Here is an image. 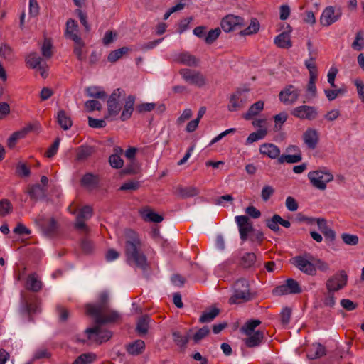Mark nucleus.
<instances>
[{
    "label": "nucleus",
    "instance_id": "nucleus-1",
    "mask_svg": "<svg viewBox=\"0 0 364 364\" xmlns=\"http://www.w3.org/2000/svg\"><path fill=\"white\" fill-rule=\"evenodd\" d=\"M109 295L107 291L99 294L96 304H87L85 306L86 314L93 318L97 324L116 322L120 319V314L108 306Z\"/></svg>",
    "mask_w": 364,
    "mask_h": 364
},
{
    "label": "nucleus",
    "instance_id": "nucleus-2",
    "mask_svg": "<svg viewBox=\"0 0 364 364\" xmlns=\"http://www.w3.org/2000/svg\"><path fill=\"white\" fill-rule=\"evenodd\" d=\"M125 237V255L127 262L129 265H135L139 268L145 269L146 267V257L140 251V240L136 232L127 229L124 231Z\"/></svg>",
    "mask_w": 364,
    "mask_h": 364
},
{
    "label": "nucleus",
    "instance_id": "nucleus-3",
    "mask_svg": "<svg viewBox=\"0 0 364 364\" xmlns=\"http://www.w3.org/2000/svg\"><path fill=\"white\" fill-rule=\"evenodd\" d=\"M307 176L312 186L320 191L326 190L327 184L334 178L331 171L324 167L309 172Z\"/></svg>",
    "mask_w": 364,
    "mask_h": 364
},
{
    "label": "nucleus",
    "instance_id": "nucleus-4",
    "mask_svg": "<svg viewBox=\"0 0 364 364\" xmlns=\"http://www.w3.org/2000/svg\"><path fill=\"white\" fill-rule=\"evenodd\" d=\"M232 296L229 299V303L240 304L251 299V293L248 282L245 279L236 281L233 287Z\"/></svg>",
    "mask_w": 364,
    "mask_h": 364
},
{
    "label": "nucleus",
    "instance_id": "nucleus-5",
    "mask_svg": "<svg viewBox=\"0 0 364 364\" xmlns=\"http://www.w3.org/2000/svg\"><path fill=\"white\" fill-rule=\"evenodd\" d=\"M179 74L184 81L198 87H202L206 84L205 76L199 71L183 68L180 70Z\"/></svg>",
    "mask_w": 364,
    "mask_h": 364
},
{
    "label": "nucleus",
    "instance_id": "nucleus-6",
    "mask_svg": "<svg viewBox=\"0 0 364 364\" xmlns=\"http://www.w3.org/2000/svg\"><path fill=\"white\" fill-rule=\"evenodd\" d=\"M301 90L294 85H289L279 93V99L284 105H292L298 100Z\"/></svg>",
    "mask_w": 364,
    "mask_h": 364
},
{
    "label": "nucleus",
    "instance_id": "nucleus-7",
    "mask_svg": "<svg viewBox=\"0 0 364 364\" xmlns=\"http://www.w3.org/2000/svg\"><path fill=\"white\" fill-rule=\"evenodd\" d=\"M347 281L348 276L345 271H339L326 281V289L328 291H338L346 287Z\"/></svg>",
    "mask_w": 364,
    "mask_h": 364
},
{
    "label": "nucleus",
    "instance_id": "nucleus-8",
    "mask_svg": "<svg viewBox=\"0 0 364 364\" xmlns=\"http://www.w3.org/2000/svg\"><path fill=\"white\" fill-rule=\"evenodd\" d=\"M291 114L301 120H314L318 116L317 108L309 105H300L291 111Z\"/></svg>",
    "mask_w": 364,
    "mask_h": 364
},
{
    "label": "nucleus",
    "instance_id": "nucleus-9",
    "mask_svg": "<svg viewBox=\"0 0 364 364\" xmlns=\"http://www.w3.org/2000/svg\"><path fill=\"white\" fill-rule=\"evenodd\" d=\"M235 220L238 227L240 239L243 242L246 241L250 234L253 232L252 223L246 215H237Z\"/></svg>",
    "mask_w": 364,
    "mask_h": 364
},
{
    "label": "nucleus",
    "instance_id": "nucleus-10",
    "mask_svg": "<svg viewBox=\"0 0 364 364\" xmlns=\"http://www.w3.org/2000/svg\"><path fill=\"white\" fill-rule=\"evenodd\" d=\"M341 11L339 9H336L333 6H329L326 7L320 16V23L323 26L328 27L341 17Z\"/></svg>",
    "mask_w": 364,
    "mask_h": 364
},
{
    "label": "nucleus",
    "instance_id": "nucleus-11",
    "mask_svg": "<svg viewBox=\"0 0 364 364\" xmlns=\"http://www.w3.org/2000/svg\"><path fill=\"white\" fill-rule=\"evenodd\" d=\"M301 292V289L297 281L294 279H288L285 283L277 287L273 293L275 295L282 296L291 294H299Z\"/></svg>",
    "mask_w": 364,
    "mask_h": 364
},
{
    "label": "nucleus",
    "instance_id": "nucleus-12",
    "mask_svg": "<svg viewBox=\"0 0 364 364\" xmlns=\"http://www.w3.org/2000/svg\"><path fill=\"white\" fill-rule=\"evenodd\" d=\"M85 333L89 341L98 343L107 341L112 337V333L109 331L102 330L99 326L87 328Z\"/></svg>",
    "mask_w": 364,
    "mask_h": 364
},
{
    "label": "nucleus",
    "instance_id": "nucleus-13",
    "mask_svg": "<svg viewBox=\"0 0 364 364\" xmlns=\"http://www.w3.org/2000/svg\"><path fill=\"white\" fill-rule=\"evenodd\" d=\"M124 91L117 88L114 90L107 100V109L109 115H117L122 109L119 101L124 96Z\"/></svg>",
    "mask_w": 364,
    "mask_h": 364
},
{
    "label": "nucleus",
    "instance_id": "nucleus-14",
    "mask_svg": "<svg viewBox=\"0 0 364 364\" xmlns=\"http://www.w3.org/2000/svg\"><path fill=\"white\" fill-rule=\"evenodd\" d=\"M92 215V209L90 206L86 205L82 208L76 217L75 228L85 233H88L90 228L85 224V221L89 220Z\"/></svg>",
    "mask_w": 364,
    "mask_h": 364
},
{
    "label": "nucleus",
    "instance_id": "nucleus-15",
    "mask_svg": "<svg viewBox=\"0 0 364 364\" xmlns=\"http://www.w3.org/2000/svg\"><path fill=\"white\" fill-rule=\"evenodd\" d=\"M41 300L37 296L30 297L21 301L20 311L23 314L32 315L41 312Z\"/></svg>",
    "mask_w": 364,
    "mask_h": 364
},
{
    "label": "nucleus",
    "instance_id": "nucleus-16",
    "mask_svg": "<svg viewBox=\"0 0 364 364\" xmlns=\"http://www.w3.org/2000/svg\"><path fill=\"white\" fill-rule=\"evenodd\" d=\"M292 264L303 273L316 274V266L305 256H296L292 259Z\"/></svg>",
    "mask_w": 364,
    "mask_h": 364
},
{
    "label": "nucleus",
    "instance_id": "nucleus-17",
    "mask_svg": "<svg viewBox=\"0 0 364 364\" xmlns=\"http://www.w3.org/2000/svg\"><path fill=\"white\" fill-rule=\"evenodd\" d=\"M302 140L305 146L310 150H314L319 142V132L313 127H308L302 134Z\"/></svg>",
    "mask_w": 364,
    "mask_h": 364
},
{
    "label": "nucleus",
    "instance_id": "nucleus-18",
    "mask_svg": "<svg viewBox=\"0 0 364 364\" xmlns=\"http://www.w3.org/2000/svg\"><path fill=\"white\" fill-rule=\"evenodd\" d=\"M244 19L238 16L229 14L221 21L220 26L225 33H229L238 27L243 26Z\"/></svg>",
    "mask_w": 364,
    "mask_h": 364
},
{
    "label": "nucleus",
    "instance_id": "nucleus-19",
    "mask_svg": "<svg viewBox=\"0 0 364 364\" xmlns=\"http://www.w3.org/2000/svg\"><path fill=\"white\" fill-rule=\"evenodd\" d=\"M259 153L272 159H277L280 156V149L274 144L264 143L259 148Z\"/></svg>",
    "mask_w": 364,
    "mask_h": 364
},
{
    "label": "nucleus",
    "instance_id": "nucleus-20",
    "mask_svg": "<svg viewBox=\"0 0 364 364\" xmlns=\"http://www.w3.org/2000/svg\"><path fill=\"white\" fill-rule=\"evenodd\" d=\"M175 60L181 64L190 67H196L199 63L198 59L188 52L178 54L176 56Z\"/></svg>",
    "mask_w": 364,
    "mask_h": 364
},
{
    "label": "nucleus",
    "instance_id": "nucleus-21",
    "mask_svg": "<svg viewBox=\"0 0 364 364\" xmlns=\"http://www.w3.org/2000/svg\"><path fill=\"white\" fill-rule=\"evenodd\" d=\"M78 25L73 19L68 20L66 23L65 36L73 41H80L81 38L78 35Z\"/></svg>",
    "mask_w": 364,
    "mask_h": 364
},
{
    "label": "nucleus",
    "instance_id": "nucleus-22",
    "mask_svg": "<svg viewBox=\"0 0 364 364\" xmlns=\"http://www.w3.org/2000/svg\"><path fill=\"white\" fill-rule=\"evenodd\" d=\"M135 102V97L133 95H129L124 102V105L122 109V112L120 116L122 121H125L129 119L134 111V105Z\"/></svg>",
    "mask_w": 364,
    "mask_h": 364
},
{
    "label": "nucleus",
    "instance_id": "nucleus-23",
    "mask_svg": "<svg viewBox=\"0 0 364 364\" xmlns=\"http://www.w3.org/2000/svg\"><path fill=\"white\" fill-rule=\"evenodd\" d=\"M264 107V101L259 100L252 104L247 112L242 114V117L245 120H251L256 116H257L263 109Z\"/></svg>",
    "mask_w": 364,
    "mask_h": 364
},
{
    "label": "nucleus",
    "instance_id": "nucleus-24",
    "mask_svg": "<svg viewBox=\"0 0 364 364\" xmlns=\"http://www.w3.org/2000/svg\"><path fill=\"white\" fill-rule=\"evenodd\" d=\"M247 338L244 340L245 343L249 348H253L258 346L261 344L264 336V333L262 331H256L255 333L252 334L247 335Z\"/></svg>",
    "mask_w": 364,
    "mask_h": 364
},
{
    "label": "nucleus",
    "instance_id": "nucleus-25",
    "mask_svg": "<svg viewBox=\"0 0 364 364\" xmlns=\"http://www.w3.org/2000/svg\"><path fill=\"white\" fill-rule=\"evenodd\" d=\"M26 288L32 291H39L42 289V282L36 274H29L26 281Z\"/></svg>",
    "mask_w": 364,
    "mask_h": 364
},
{
    "label": "nucleus",
    "instance_id": "nucleus-26",
    "mask_svg": "<svg viewBox=\"0 0 364 364\" xmlns=\"http://www.w3.org/2000/svg\"><path fill=\"white\" fill-rule=\"evenodd\" d=\"M32 126L29 125L18 132L13 133L8 139L7 145L9 148H13L16 141L21 139H23L26 135L31 130Z\"/></svg>",
    "mask_w": 364,
    "mask_h": 364
},
{
    "label": "nucleus",
    "instance_id": "nucleus-27",
    "mask_svg": "<svg viewBox=\"0 0 364 364\" xmlns=\"http://www.w3.org/2000/svg\"><path fill=\"white\" fill-rule=\"evenodd\" d=\"M145 343L142 340H136L127 346V352L132 355H138L144 352Z\"/></svg>",
    "mask_w": 364,
    "mask_h": 364
},
{
    "label": "nucleus",
    "instance_id": "nucleus-28",
    "mask_svg": "<svg viewBox=\"0 0 364 364\" xmlns=\"http://www.w3.org/2000/svg\"><path fill=\"white\" fill-rule=\"evenodd\" d=\"M274 43L281 48H289L291 47L289 33L288 32H283L274 38Z\"/></svg>",
    "mask_w": 364,
    "mask_h": 364
},
{
    "label": "nucleus",
    "instance_id": "nucleus-29",
    "mask_svg": "<svg viewBox=\"0 0 364 364\" xmlns=\"http://www.w3.org/2000/svg\"><path fill=\"white\" fill-rule=\"evenodd\" d=\"M268 130L267 127L259 129L257 132L250 134L246 139L245 144L250 145L255 141L263 139L267 134Z\"/></svg>",
    "mask_w": 364,
    "mask_h": 364
},
{
    "label": "nucleus",
    "instance_id": "nucleus-30",
    "mask_svg": "<svg viewBox=\"0 0 364 364\" xmlns=\"http://www.w3.org/2000/svg\"><path fill=\"white\" fill-rule=\"evenodd\" d=\"M46 188L39 184H36L31 187L28 191L30 197L36 200L43 198L46 196Z\"/></svg>",
    "mask_w": 364,
    "mask_h": 364
},
{
    "label": "nucleus",
    "instance_id": "nucleus-31",
    "mask_svg": "<svg viewBox=\"0 0 364 364\" xmlns=\"http://www.w3.org/2000/svg\"><path fill=\"white\" fill-rule=\"evenodd\" d=\"M57 120L59 125L64 129L68 130L72 126L70 117L65 113L64 110H60L57 114Z\"/></svg>",
    "mask_w": 364,
    "mask_h": 364
},
{
    "label": "nucleus",
    "instance_id": "nucleus-32",
    "mask_svg": "<svg viewBox=\"0 0 364 364\" xmlns=\"http://www.w3.org/2000/svg\"><path fill=\"white\" fill-rule=\"evenodd\" d=\"M86 94L90 97L97 99H105L107 96L106 92L101 87L90 86L86 88Z\"/></svg>",
    "mask_w": 364,
    "mask_h": 364
},
{
    "label": "nucleus",
    "instance_id": "nucleus-33",
    "mask_svg": "<svg viewBox=\"0 0 364 364\" xmlns=\"http://www.w3.org/2000/svg\"><path fill=\"white\" fill-rule=\"evenodd\" d=\"M150 318L149 316H143L137 321L136 331L142 336L147 333L149 328Z\"/></svg>",
    "mask_w": 364,
    "mask_h": 364
},
{
    "label": "nucleus",
    "instance_id": "nucleus-34",
    "mask_svg": "<svg viewBox=\"0 0 364 364\" xmlns=\"http://www.w3.org/2000/svg\"><path fill=\"white\" fill-rule=\"evenodd\" d=\"M141 215L146 221L158 223L163 220V217L161 215L149 208L143 210L141 211Z\"/></svg>",
    "mask_w": 364,
    "mask_h": 364
},
{
    "label": "nucleus",
    "instance_id": "nucleus-35",
    "mask_svg": "<svg viewBox=\"0 0 364 364\" xmlns=\"http://www.w3.org/2000/svg\"><path fill=\"white\" fill-rule=\"evenodd\" d=\"M325 354V348L320 343L313 344L308 353V358L310 359H316L321 357Z\"/></svg>",
    "mask_w": 364,
    "mask_h": 364
},
{
    "label": "nucleus",
    "instance_id": "nucleus-36",
    "mask_svg": "<svg viewBox=\"0 0 364 364\" xmlns=\"http://www.w3.org/2000/svg\"><path fill=\"white\" fill-rule=\"evenodd\" d=\"M259 23L256 18H252L250 25L240 32V36H250L257 33L259 30Z\"/></svg>",
    "mask_w": 364,
    "mask_h": 364
},
{
    "label": "nucleus",
    "instance_id": "nucleus-37",
    "mask_svg": "<svg viewBox=\"0 0 364 364\" xmlns=\"http://www.w3.org/2000/svg\"><path fill=\"white\" fill-rule=\"evenodd\" d=\"M95 151V149L90 146H81L77 149V159L85 160L90 156Z\"/></svg>",
    "mask_w": 364,
    "mask_h": 364
},
{
    "label": "nucleus",
    "instance_id": "nucleus-38",
    "mask_svg": "<svg viewBox=\"0 0 364 364\" xmlns=\"http://www.w3.org/2000/svg\"><path fill=\"white\" fill-rule=\"evenodd\" d=\"M302 159L301 154H282L280 155V156L278 158V163L279 164H284V163H288V164H295L301 161Z\"/></svg>",
    "mask_w": 364,
    "mask_h": 364
},
{
    "label": "nucleus",
    "instance_id": "nucleus-39",
    "mask_svg": "<svg viewBox=\"0 0 364 364\" xmlns=\"http://www.w3.org/2000/svg\"><path fill=\"white\" fill-rule=\"evenodd\" d=\"M43 62L41 58L35 53H30L26 58V64L33 69H36Z\"/></svg>",
    "mask_w": 364,
    "mask_h": 364
},
{
    "label": "nucleus",
    "instance_id": "nucleus-40",
    "mask_svg": "<svg viewBox=\"0 0 364 364\" xmlns=\"http://www.w3.org/2000/svg\"><path fill=\"white\" fill-rule=\"evenodd\" d=\"M261 323L258 319L250 320L247 321L241 328V331L245 335L255 333V329Z\"/></svg>",
    "mask_w": 364,
    "mask_h": 364
},
{
    "label": "nucleus",
    "instance_id": "nucleus-41",
    "mask_svg": "<svg viewBox=\"0 0 364 364\" xmlns=\"http://www.w3.org/2000/svg\"><path fill=\"white\" fill-rule=\"evenodd\" d=\"M98 181V177L92 173L85 174L81 180L82 184L89 188L95 187L97 185Z\"/></svg>",
    "mask_w": 364,
    "mask_h": 364
},
{
    "label": "nucleus",
    "instance_id": "nucleus-42",
    "mask_svg": "<svg viewBox=\"0 0 364 364\" xmlns=\"http://www.w3.org/2000/svg\"><path fill=\"white\" fill-rule=\"evenodd\" d=\"M95 359L96 355L95 353H84L78 356L73 364H91Z\"/></svg>",
    "mask_w": 364,
    "mask_h": 364
},
{
    "label": "nucleus",
    "instance_id": "nucleus-43",
    "mask_svg": "<svg viewBox=\"0 0 364 364\" xmlns=\"http://www.w3.org/2000/svg\"><path fill=\"white\" fill-rule=\"evenodd\" d=\"M129 50V49L127 47H122L119 49L114 50L109 54L107 60L111 63L116 62L119 58H121L123 56V55L126 54Z\"/></svg>",
    "mask_w": 364,
    "mask_h": 364
},
{
    "label": "nucleus",
    "instance_id": "nucleus-44",
    "mask_svg": "<svg viewBox=\"0 0 364 364\" xmlns=\"http://www.w3.org/2000/svg\"><path fill=\"white\" fill-rule=\"evenodd\" d=\"M74 43H75V46H74L73 52H74L75 55H76L77 58L80 61H83L85 59V54L83 51V48L85 47V43L82 41V39H80V41H74Z\"/></svg>",
    "mask_w": 364,
    "mask_h": 364
},
{
    "label": "nucleus",
    "instance_id": "nucleus-45",
    "mask_svg": "<svg viewBox=\"0 0 364 364\" xmlns=\"http://www.w3.org/2000/svg\"><path fill=\"white\" fill-rule=\"evenodd\" d=\"M173 341L176 344L181 348H185L189 340L188 334L182 335L178 331H173Z\"/></svg>",
    "mask_w": 364,
    "mask_h": 364
},
{
    "label": "nucleus",
    "instance_id": "nucleus-46",
    "mask_svg": "<svg viewBox=\"0 0 364 364\" xmlns=\"http://www.w3.org/2000/svg\"><path fill=\"white\" fill-rule=\"evenodd\" d=\"M219 314V310L216 308H213L209 311L203 312L200 317V321L201 323H207L213 321Z\"/></svg>",
    "mask_w": 364,
    "mask_h": 364
},
{
    "label": "nucleus",
    "instance_id": "nucleus-47",
    "mask_svg": "<svg viewBox=\"0 0 364 364\" xmlns=\"http://www.w3.org/2000/svg\"><path fill=\"white\" fill-rule=\"evenodd\" d=\"M13 205L8 199L0 200V217H4L11 213Z\"/></svg>",
    "mask_w": 364,
    "mask_h": 364
},
{
    "label": "nucleus",
    "instance_id": "nucleus-48",
    "mask_svg": "<svg viewBox=\"0 0 364 364\" xmlns=\"http://www.w3.org/2000/svg\"><path fill=\"white\" fill-rule=\"evenodd\" d=\"M198 193L199 190L195 186H188L179 190V194L183 198L193 197L198 195Z\"/></svg>",
    "mask_w": 364,
    "mask_h": 364
},
{
    "label": "nucleus",
    "instance_id": "nucleus-49",
    "mask_svg": "<svg viewBox=\"0 0 364 364\" xmlns=\"http://www.w3.org/2000/svg\"><path fill=\"white\" fill-rule=\"evenodd\" d=\"M317 77H309L307 85L306 92L309 98H314L316 96L317 90L316 87V81Z\"/></svg>",
    "mask_w": 364,
    "mask_h": 364
},
{
    "label": "nucleus",
    "instance_id": "nucleus-50",
    "mask_svg": "<svg viewBox=\"0 0 364 364\" xmlns=\"http://www.w3.org/2000/svg\"><path fill=\"white\" fill-rule=\"evenodd\" d=\"M352 48L358 51H360L364 48V37L362 31H358L356 33L355 38L352 43Z\"/></svg>",
    "mask_w": 364,
    "mask_h": 364
},
{
    "label": "nucleus",
    "instance_id": "nucleus-51",
    "mask_svg": "<svg viewBox=\"0 0 364 364\" xmlns=\"http://www.w3.org/2000/svg\"><path fill=\"white\" fill-rule=\"evenodd\" d=\"M288 114L285 112H280L274 117V129L279 130L282 128L283 124L287 121Z\"/></svg>",
    "mask_w": 364,
    "mask_h": 364
},
{
    "label": "nucleus",
    "instance_id": "nucleus-52",
    "mask_svg": "<svg viewBox=\"0 0 364 364\" xmlns=\"http://www.w3.org/2000/svg\"><path fill=\"white\" fill-rule=\"evenodd\" d=\"M238 95L235 94L232 95L230 100V104L228 105V110L230 112H235L243 106V102L241 101L238 102Z\"/></svg>",
    "mask_w": 364,
    "mask_h": 364
},
{
    "label": "nucleus",
    "instance_id": "nucleus-53",
    "mask_svg": "<svg viewBox=\"0 0 364 364\" xmlns=\"http://www.w3.org/2000/svg\"><path fill=\"white\" fill-rule=\"evenodd\" d=\"M341 239L343 242L348 245H356L359 242L358 237L356 235L348 233H343L341 235Z\"/></svg>",
    "mask_w": 364,
    "mask_h": 364
},
{
    "label": "nucleus",
    "instance_id": "nucleus-54",
    "mask_svg": "<svg viewBox=\"0 0 364 364\" xmlns=\"http://www.w3.org/2000/svg\"><path fill=\"white\" fill-rule=\"evenodd\" d=\"M0 56L8 60H12L14 54L11 48L7 44H2L0 46Z\"/></svg>",
    "mask_w": 364,
    "mask_h": 364
},
{
    "label": "nucleus",
    "instance_id": "nucleus-55",
    "mask_svg": "<svg viewBox=\"0 0 364 364\" xmlns=\"http://www.w3.org/2000/svg\"><path fill=\"white\" fill-rule=\"evenodd\" d=\"M16 172L21 177H28L31 174L30 168L23 162L18 163Z\"/></svg>",
    "mask_w": 364,
    "mask_h": 364
},
{
    "label": "nucleus",
    "instance_id": "nucleus-56",
    "mask_svg": "<svg viewBox=\"0 0 364 364\" xmlns=\"http://www.w3.org/2000/svg\"><path fill=\"white\" fill-rule=\"evenodd\" d=\"M220 33L221 31L219 28H216L215 29L209 31V32L205 37V41L208 44L213 43L219 37Z\"/></svg>",
    "mask_w": 364,
    "mask_h": 364
},
{
    "label": "nucleus",
    "instance_id": "nucleus-57",
    "mask_svg": "<svg viewBox=\"0 0 364 364\" xmlns=\"http://www.w3.org/2000/svg\"><path fill=\"white\" fill-rule=\"evenodd\" d=\"M58 223L54 218H50L48 225L44 228V232L46 235L51 236L58 229Z\"/></svg>",
    "mask_w": 364,
    "mask_h": 364
},
{
    "label": "nucleus",
    "instance_id": "nucleus-58",
    "mask_svg": "<svg viewBox=\"0 0 364 364\" xmlns=\"http://www.w3.org/2000/svg\"><path fill=\"white\" fill-rule=\"evenodd\" d=\"M109 162L112 168H120L123 166L124 161L120 156L112 154L109 156Z\"/></svg>",
    "mask_w": 364,
    "mask_h": 364
},
{
    "label": "nucleus",
    "instance_id": "nucleus-59",
    "mask_svg": "<svg viewBox=\"0 0 364 364\" xmlns=\"http://www.w3.org/2000/svg\"><path fill=\"white\" fill-rule=\"evenodd\" d=\"M210 333V330L208 327L204 326L202 328L199 329L193 336V339L196 343H198L200 341L203 339L205 336L208 335Z\"/></svg>",
    "mask_w": 364,
    "mask_h": 364
},
{
    "label": "nucleus",
    "instance_id": "nucleus-60",
    "mask_svg": "<svg viewBox=\"0 0 364 364\" xmlns=\"http://www.w3.org/2000/svg\"><path fill=\"white\" fill-rule=\"evenodd\" d=\"M305 65L309 70V77H317L318 76V70L317 68L314 63V59L311 58L309 60H306L305 61Z\"/></svg>",
    "mask_w": 364,
    "mask_h": 364
},
{
    "label": "nucleus",
    "instance_id": "nucleus-61",
    "mask_svg": "<svg viewBox=\"0 0 364 364\" xmlns=\"http://www.w3.org/2000/svg\"><path fill=\"white\" fill-rule=\"evenodd\" d=\"M291 309L288 307L284 308L281 311V322L282 325L287 326L290 322Z\"/></svg>",
    "mask_w": 364,
    "mask_h": 364
},
{
    "label": "nucleus",
    "instance_id": "nucleus-62",
    "mask_svg": "<svg viewBox=\"0 0 364 364\" xmlns=\"http://www.w3.org/2000/svg\"><path fill=\"white\" fill-rule=\"evenodd\" d=\"M85 107L88 112H93L95 110H100L102 105L99 101L90 100L85 102Z\"/></svg>",
    "mask_w": 364,
    "mask_h": 364
},
{
    "label": "nucleus",
    "instance_id": "nucleus-63",
    "mask_svg": "<svg viewBox=\"0 0 364 364\" xmlns=\"http://www.w3.org/2000/svg\"><path fill=\"white\" fill-rule=\"evenodd\" d=\"M256 260V256L254 253H246L242 257L243 264L245 267H250L254 264Z\"/></svg>",
    "mask_w": 364,
    "mask_h": 364
},
{
    "label": "nucleus",
    "instance_id": "nucleus-64",
    "mask_svg": "<svg viewBox=\"0 0 364 364\" xmlns=\"http://www.w3.org/2000/svg\"><path fill=\"white\" fill-rule=\"evenodd\" d=\"M354 84L356 86L357 92L360 100L364 102V83L360 79H355Z\"/></svg>",
    "mask_w": 364,
    "mask_h": 364
}]
</instances>
